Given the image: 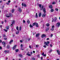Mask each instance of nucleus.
I'll use <instances>...</instances> for the list:
<instances>
[{"label": "nucleus", "mask_w": 60, "mask_h": 60, "mask_svg": "<svg viewBox=\"0 0 60 60\" xmlns=\"http://www.w3.org/2000/svg\"><path fill=\"white\" fill-rule=\"evenodd\" d=\"M43 11L44 13V14H43L42 15V17L44 18V17H46V15L45 14L46 13V9L45 8H44L43 9Z\"/></svg>", "instance_id": "1"}, {"label": "nucleus", "mask_w": 60, "mask_h": 60, "mask_svg": "<svg viewBox=\"0 0 60 60\" xmlns=\"http://www.w3.org/2000/svg\"><path fill=\"white\" fill-rule=\"evenodd\" d=\"M6 17L7 18H9L10 17H12V15L11 14H9L6 15Z\"/></svg>", "instance_id": "2"}, {"label": "nucleus", "mask_w": 60, "mask_h": 60, "mask_svg": "<svg viewBox=\"0 0 60 60\" xmlns=\"http://www.w3.org/2000/svg\"><path fill=\"white\" fill-rule=\"evenodd\" d=\"M44 43L45 45H46L47 46H49L48 44L50 43V42L49 41H47V42H45Z\"/></svg>", "instance_id": "3"}, {"label": "nucleus", "mask_w": 60, "mask_h": 60, "mask_svg": "<svg viewBox=\"0 0 60 60\" xmlns=\"http://www.w3.org/2000/svg\"><path fill=\"white\" fill-rule=\"evenodd\" d=\"M22 6H24V7H27V6L24 3H22Z\"/></svg>", "instance_id": "4"}, {"label": "nucleus", "mask_w": 60, "mask_h": 60, "mask_svg": "<svg viewBox=\"0 0 60 60\" xmlns=\"http://www.w3.org/2000/svg\"><path fill=\"white\" fill-rule=\"evenodd\" d=\"M10 52V51L9 50H5L4 51V52H5V53H9Z\"/></svg>", "instance_id": "5"}, {"label": "nucleus", "mask_w": 60, "mask_h": 60, "mask_svg": "<svg viewBox=\"0 0 60 60\" xmlns=\"http://www.w3.org/2000/svg\"><path fill=\"white\" fill-rule=\"evenodd\" d=\"M15 23V20H14L12 22V24L10 25V26L11 27H12V25H13V24H14Z\"/></svg>", "instance_id": "6"}, {"label": "nucleus", "mask_w": 60, "mask_h": 60, "mask_svg": "<svg viewBox=\"0 0 60 60\" xmlns=\"http://www.w3.org/2000/svg\"><path fill=\"white\" fill-rule=\"evenodd\" d=\"M56 26H57L58 27H59V26H60V22H58V23L56 25Z\"/></svg>", "instance_id": "7"}, {"label": "nucleus", "mask_w": 60, "mask_h": 60, "mask_svg": "<svg viewBox=\"0 0 60 60\" xmlns=\"http://www.w3.org/2000/svg\"><path fill=\"white\" fill-rule=\"evenodd\" d=\"M2 44L4 45V47H5V42H3L2 43Z\"/></svg>", "instance_id": "8"}, {"label": "nucleus", "mask_w": 60, "mask_h": 60, "mask_svg": "<svg viewBox=\"0 0 60 60\" xmlns=\"http://www.w3.org/2000/svg\"><path fill=\"white\" fill-rule=\"evenodd\" d=\"M41 37L42 38H43L44 37H46V35L45 34H42L41 35Z\"/></svg>", "instance_id": "9"}, {"label": "nucleus", "mask_w": 60, "mask_h": 60, "mask_svg": "<svg viewBox=\"0 0 60 60\" xmlns=\"http://www.w3.org/2000/svg\"><path fill=\"white\" fill-rule=\"evenodd\" d=\"M16 47H17V45H15L14 46L13 48V49L14 50L15 49H16Z\"/></svg>", "instance_id": "10"}, {"label": "nucleus", "mask_w": 60, "mask_h": 60, "mask_svg": "<svg viewBox=\"0 0 60 60\" xmlns=\"http://www.w3.org/2000/svg\"><path fill=\"white\" fill-rule=\"evenodd\" d=\"M18 11L19 12H21L22 11V10L20 8H18Z\"/></svg>", "instance_id": "11"}, {"label": "nucleus", "mask_w": 60, "mask_h": 60, "mask_svg": "<svg viewBox=\"0 0 60 60\" xmlns=\"http://www.w3.org/2000/svg\"><path fill=\"white\" fill-rule=\"evenodd\" d=\"M56 51L58 54V55H60V52L58 50H56Z\"/></svg>", "instance_id": "12"}, {"label": "nucleus", "mask_w": 60, "mask_h": 60, "mask_svg": "<svg viewBox=\"0 0 60 60\" xmlns=\"http://www.w3.org/2000/svg\"><path fill=\"white\" fill-rule=\"evenodd\" d=\"M13 41V40H11L9 42V44H11Z\"/></svg>", "instance_id": "13"}, {"label": "nucleus", "mask_w": 60, "mask_h": 60, "mask_svg": "<svg viewBox=\"0 0 60 60\" xmlns=\"http://www.w3.org/2000/svg\"><path fill=\"white\" fill-rule=\"evenodd\" d=\"M29 52H28L26 54L27 55V56H31V55L30 54H29Z\"/></svg>", "instance_id": "14"}, {"label": "nucleus", "mask_w": 60, "mask_h": 60, "mask_svg": "<svg viewBox=\"0 0 60 60\" xmlns=\"http://www.w3.org/2000/svg\"><path fill=\"white\" fill-rule=\"evenodd\" d=\"M41 13H39L38 15V16L39 17H41Z\"/></svg>", "instance_id": "15"}, {"label": "nucleus", "mask_w": 60, "mask_h": 60, "mask_svg": "<svg viewBox=\"0 0 60 60\" xmlns=\"http://www.w3.org/2000/svg\"><path fill=\"white\" fill-rule=\"evenodd\" d=\"M56 19H57V17H55L54 18V21L55 22H56Z\"/></svg>", "instance_id": "16"}, {"label": "nucleus", "mask_w": 60, "mask_h": 60, "mask_svg": "<svg viewBox=\"0 0 60 60\" xmlns=\"http://www.w3.org/2000/svg\"><path fill=\"white\" fill-rule=\"evenodd\" d=\"M39 35H40L39 34H37L36 35V36L37 37H39Z\"/></svg>", "instance_id": "17"}, {"label": "nucleus", "mask_w": 60, "mask_h": 60, "mask_svg": "<svg viewBox=\"0 0 60 60\" xmlns=\"http://www.w3.org/2000/svg\"><path fill=\"white\" fill-rule=\"evenodd\" d=\"M52 5H50L49 6V8L51 9H52L53 7H52Z\"/></svg>", "instance_id": "18"}, {"label": "nucleus", "mask_w": 60, "mask_h": 60, "mask_svg": "<svg viewBox=\"0 0 60 60\" xmlns=\"http://www.w3.org/2000/svg\"><path fill=\"white\" fill-rule=\"evenodd\" d=\"M19 30H18L16 33V34H19Z\"/></svg>", "instance_id": "19"}, {"label": "nucleus", "mask_w": 60, "mask_h": 60, "mask_svg": "<svg viewBox=\"0 0 60 60\" xmlns=\"http://www.w3.org/2000/svg\"><path fill=\"white\" fill-rule=\"evenodd\" d=\"M35 17L36 18H37L38 17V16L37 15V13H36L35 15Z\"/></svg>", "instance_id": "20"}, {"label": "nucleus", "mask_w": 60, "mask_h": 60, "mask_svg": "<svg viewBox=\"0 0 60 60\" xmlns=\"http://www.w3.org/2000/svg\"><path fill=\"white\" fill-rule=\"evenodd\" d=\"M36 27H38V26H38V23H36Z\"/></svg>", "instance_id": "21"}, {"label": "nucleus", "mask_w": 60, "mask_h": 60, "mask_svg": "<svg viewBox=\"0 0 60 60\" xmlns=\"http://www.w3.org/2000/svg\"><path fill=\"white\" fill-rule=\"evenodd\" d=\"M43 6H42V7L41 8H40V10L41 11L43 9Z\"/></svg>", "instance_id": "22"}, {"label": "nucleus", "mask_w": 60, "mask_h": 60, "mask_svg": "<svg viewBox=\"0 0 60 60\" xmlns=\"http://www.w3.org/2000/svg\"><path fill=\"white\" fill-rule=\"evenodd\" d=\"M19 56H20V57H22V55L21 54H19Z\"/></svg>", "instance_id": "23"}, {"label": "nucleus", "mask_w": 60, "mask_h": 60, "mask_svg": "<svg viewBox=\"0 0 60 60\" xmlns=\"http://www.w3.org/2000/svg\"><path fill=\"white\" fill-rule=\"evenodd\" d=\"M16 28L17 30L18 31L19 30V27H18V26H17Z\"/></svg>", "instance_id": "24"}, {"label": "nucleus", "mask_w": 60, "mask_h": 60, "mask_svg": "<svg viewBox=\"0 0 60 60\" xmlns=\"http://www.w3.org/2000/svg\"><path fill=\"white\" fill-rule=\"evenodd\" d=\"M35 25H36V23H35V22H34L33 24V26H35Z\"/></svg>", "instance_id": "25"}, {"label": "nucleus", "mask_w": 60, "mask_h": 60, "mask_svg": "<svg viewBox=\"0 0 60 60\" xmlns=\"http://www.w3.org/2000/svg\"><path fill=\"white\" fill-rule=\"evenodd\" d=\"M49 28H48L46 29V31H48V30H49Z\"/></svg>", "instance_id": "26"}, {"label": "nucleus", "mask_w": 60, "mask_h": 60, "mask_svg": "<svg viewBox=\"0 0 60 60\" xmlns=\"http://www.w3.org/2000/svg\"><path fill=\"white\" fill-rule=\"evenodd\" d=\"M30 27H33V25L32 26L31 24H30Z\"/></svg>", "instance_id": "27"}, {"label": "nucleus", "mask_w": 60, "mask_h": 60, "mask_svg": "<svg viewBox=\"0 0 60 60\" xmlns=\"http://www.w3.org/2000/svg\"><path fill=\"white\" fill-rule=\"evenodd\" d=\"M49 23H47L46 24V26H49Z\"/></svg>", "instance_id": "28"}, {"label": "nucleus", "mask_w": 60, "mask_h": 60, "mask_svg": "<svg viewBox=\"0 0 60 60\" xmlns=\"http://www.w3.org/2000/svg\"><path fill=\"white\" fill-rule=\"evenodd\" d=\"M41 4H39V7H40V8H41Z\"/></svg>", "instance_id": "29"}, {"label": "nucleus", "mask_w": 60, "mask_h": 60, "mask_svg": "<svg viewBox=\"0 0 60 60\" xmlns=\"http://www.w3.org/2000/svg\"><path fill=\"white\" fill-rule=\"evenodd\" d=\"M52 4H56V2H52Z\"/></svg>", "instance_id": "30"}, {"label": "nucleus", "mask_w": 60, "mask_h": 60, "mask_svg": "<svg viewBox=\"0 0 60 60\" xmlns=\"http://www.w3.org/2000/svg\"><path fill=\"white\" fill-rule=\"evenodd\" d=\"M9 28V27L8 26H7L6 28V29H8Z\"/></svg>", "instance_id": "31"}, {"label": "nucleus", "mask_w": 60, "mask_h": 60, "mask_svg": "<svg viewBox=\"0 0 60 60\" xmlns=\"http://www.w3.org/2000/svg\"><path fill=\"white\" fill-rule=\"evenodd\" d=\"M27 22L28 24H29V23H30V21H29V20H28L27 21Z\"/></svg>", "instance_id": "32"}, {"label": "nucleus", "mask_w": 60, "mask_h": 60, "mask_svg": "<svg viewBox=\"0 0 60 60\" xmlns=\"http://www.w3.org/2000/svg\"><path fill=\"white\" fill-rule=\"evenodd\" d=\"M15 50L16 52H18V51H19V50L18 49H16Z\"/></svg>", "instance_id": "33"}, {"label": "nucleus", "mask_w": 60, "mask_h": 60, "mask_svg": "<svg viewBox=\"0 0 60 60\" xmlns=\"http://www.w3.org/2000/svg\"><path fill=\"white\" fill-rule=\"evenodd\" d=\"M7 48L8 49H9V48H10V45H8V46H7Z\"/></svg>", "instance_id": "34"}, {"label": "nucleus", "mask_w": 60, "mask_h": 60, "mask_svg": "<svg viewBox=\"0 0 60 60\" xmlns=\"http://www.w3.org/2000/svg\"><path fill=\"white\" fill-rule=\"evenodd\" d=\"M54 11V10L53 9H51V12H53Z\"/></svg>", "instance_id": "35"}, {"label": "nucleus", "mask_w": 60, "mask_h": 60, "mask_svg": "<svg viewBox=\"0 0 60 60\" xmlns=\"http://www.w3.org/2000/svg\"><path fill=\"white\" fill-rule=\"evenodd\" d=\"M52 50L51 49V50H50L49 51V53H51V52H52Z\"/></svg>", "instance_id": "36"}, {"label": "nucleus", "mask_w": 60, "mask_h": 60, "mask_svg": "<svg viewBox=\"0 0 60 60\" xmlns=\"http://www.w3.org/2000/svg\"><path fill=\"white\" fill-rule=\"evenodd\" d=\"M55 10L56 11H58V9L57 8H56L55 9Z\"/></svg>", "instance_id": "37"}, {"label": "nucleus", "mask_w": 60, "mask_h": 60, "mask_svg": "<svg viewBox=\"0 0 60 60\" xmlns=\"http://www.w3.org/2000/svg\"><path fill=\"white\" fill-rule=\"evenodd\" d=\"M51 31H53L54 30V28H52L51 29Z\"/></svg>", "instance_id": "38"}, {"label": "nucleus", "mask_w": 60, "mask_h": 60, "mask_svg": "<svg viewBox=\"0 0 60 60\" xmlns=\"http://www.w3.org/2000/svg\"><path fill=\"white\" fill-rule=\"evenodd\" d=\"M19 29L21 31V26L19 28Z\"/></svg>", "instance_id": "39"}, {"label": "nucleus", "mask_w": 60, "mask_h": 60, "mask_svg": "<svg viewBox=\"0 0 60 60\" xmlns=\"http://www.w3.org/2000/svg\"><path fill=\"white\" fill-rule=\"evenodd\" d=\"M13 12H14V9H13L12 10V13H13Z\"/></svg>", "instance_id": "40"}, {"label": "nucleus", "mask_w": 60, "mask_h": 60, "mask_svg": "<svg viewBox=\"0 0 60 60\" xmlns=\"http://www.w3.org/2000/svg\"><path fill=\"white\" fill-rule=\"evenodd\" d=\"M38 46H39V45H36V48H38Z\"/></svg>", "instance_id": "41"}, {"label": "nucleus", "mask_w": 60, "mask_h": 60, "mask_svg": "<svg viewBox=\"0 0 60 60\" xmlns=\"http://www.w3.org/2000/svg\"><path fill=\"white\" fill-rule=\"evenodd\" d=\"M4 30L5 32H7V31H8V30L5 29H4Z\"/></svg>", "instance_id": "42"}, {"label": "nucleus", "mask_w": 60, "mask_h": 60, "mask_svg": "<svg viewBox=\"0 0 60 60\" xmlns=\"http://www.w3.org/2000/svg\"><path fill=\"white\" fill-rule=\"evenodd\" d=\"M10 4L9 3H6V4H7V5H9Z\"/></svg>", "instance_id": "43"}, {"label": "nucleus", "mask_w": 60, "mask_h": 60, "mask_svg": "<svg viewBox=\"0 0 60 60\" xmlns=\"http://www.w3.org/2000/svg\"><path fill=\"white\" fill-rule=\"evenodd\" d=\"M35 59L34 58H32V60H35Z\"/></svg>", "instance_id": "44"}, {"label": "nucleus", "mask_w": 60, "mask_h": 60, "mask_svg": "<svg viewBox=\"0 0 60 60\" xmlns=\"http://www.w3.org/2000/svg\"><path fill=\"white\" fill-rule=\"evenodd\" d=\"M21 48H22V47H23V45L22 44H21Z\"/></svg>", "instance_id": "45"}, {"label": "nucleus", "mask_w": 60, "mask_h": 60, "mask_svg": "<svg viewBox=\"0 0 60 60\" xmlns=\"http://www.w3.org/2000/svg\"><path fill=\"white\" fill-rule=\"evenodd\" d=\"M52 28H54V26H52Z\"/></svg>", "instance_id": "46"}, {"label": "nucleus", "mask_w": 60, "mask_h": 60, "mask_svg": "<svg viewBox=\"0 0 60 60\" xmlns=\"http://www.w3.org/2000/svg\"><path fill=\"white\" fill-rule=\"evenodd\" d=\"M37 57H38L39 58H40V55H38V56Z\"/></svg>", "instance_id": "47"}, {"label": "nucleus", "mask_w": 60, "mask_h": 60, "mask_svg": "<svg viewBox=\"0 0 60 60\" xmlns=\"http://www.w3.org/2000/svg\"><path fill=\"white\" fill-rule=\"evenodd\" d=\"M52 22H54V19H53V18H52Z\"/></svg>", "instance_id": "48"}, {"label": "nucleus", "mask_w": 60, "mask_h": 60, "mask_svg": "<svg viewBox=\"0 0 60 60\" xmlns=\"http://www.w3.org/2000/svg\"><path fill=\"white\" fill-rule=\"evenodd\" d=\"M46 56V54H44V55H43V56Z\"/></svg>", "instance_id": "49"}, {"label": "nucleus", "mask_w": 60, "mask_h": 60, "mask_svg": "<svg viewBox=\"0 0 60 60\" xmlns=\"http://www.w3.org/2000/svg\"><path fill=\"white\" fill-rule=\"evenodd\" d=\"M20 42L22 43V42H23V41H22V40H20Z\"/></svg>", "instance_id": "50"}, {"label": "nucleus", "mask_w": 60, "mask_h": 60, "mask_svg": "<svg viewBox=\"0 0 60 60\" xmlns=\"http://www.w3.org/2000/svg\"><path fill=\"white\" fill-rule=\"evenodd\" d=\"M8 2L9 3H10L11 2V1H10V0H8Z\"/></svg>", "instance_id": "51"}, {"label": "nucleus", "mask_w": 60, "mask_h": 60, "mask_svg": "<svg viewBox=\"0 0 60 60\" xmlns=\"http://www.w3.org/2000/svg\"><path fill=\"white\" fill-rule=\"evenodd\" d=\"M44 47V48H46V45H45L43 46Z\"/></svg>", "instance_id": "52"}, {"label": "nucleus", "mask_w": 60, "mask_h": 60, "mask_svg": "<svg viewBox=\"0 0 60 60\" xmlns=\"http://www.w3.org/2000/svg\"><path fill=\"white\" fill-rule=\"evenodd\" d=\"M4 8V6H3L2 7V9H3Z\"/></svg>", "instance_id": "53"}, {"label": "nucleus", "mask_w": 60, "mask_h": 60, "mask_svg": "<svg viewBox=\"0 0 60 60\" xmlns=\"http://www.w3.org/2000/svg\"><path fill=\"white\" fill-rule=\"evenodd\" d=\"M50 47H52V45H51V44L50 45Z\"/></svg>", "instance_id": "54"}, {"label": "nucleus", "mask_w": 60, "mask_h": 60, "mask_svg": "<svg viewBox=\"0 0 60 60\" xmlns=\"http://www.w3.org/2000/svg\"><path fill=\"white\" fill-rule=\"evenodd\" d=\"M30 39H30V38H29L28 39V41H30Z\"/></svg>", "instance_id": "55"}, {"label": "nucleus", "mask_w": 60, "mask_h": 60, "mask_svg": "<svg viewBox=\"0 0 60 60\" xmlns=\"http://www.w3.org/2000/svg\"><path fill=\"white\" fill-rule=\"evenodd\" d=\"M51 37H52L53 36V34H51Z\"/></svg>", "instance_id": "56"}, {"label": "nucleus", "mask_w": 60, "mask_h": 60, "mask_svg": "<svg viewBox=\"0 0 60 60\" xmlns=\"http://www.w3.org/2000/svg\"><path fill=\"white\" fill-rule=\"evenodd\" d=\"M2 49V47L0 46V49Z\"/></svg>", "instance_id": "57"}, {"label": "nucleus", "mask_w": 60, "mask_h": 60, "mask_svg": "<svg viewBox=\"0 0 60 60\" xmlns=\"http://www.w3.org/2000/svg\"><path fill=\"white\" fill-rule=\"evenodd\" d=\"M4 40H7V38H4Z\"/></svg>", "instance_id": "58"}, {"label": "nucleus", "mask_w": 60, "mask_h": 60, "mask_svg": "<svg viewBox=\"0 0 60 60\" xmlns=\"http://www.w3.org/2000/svg\"><path fill=\"white\" fill-rule=\"evenodd\" d=\"M25 21L24 20L23 21V22L24 23H25Z\"/></svg>", "instance_id": "59"}, {"label": "nucleus", "mask_w": 60, "mask_h": 60, "mask_svg": "<svg viewBox=\"0 0 60 60\" xmlns=\"http://www.w3.org/2000/svg\"><path fill=\"white\" fill-rule=\"evenodd\" d=\"M33 53V52H31L30 53L31 55H32V53Z\"/></svg>", "instance_id": "60"}, {"label": "nucleus", "mask_w": 60, "mask_h": 60, "mask_svg": "<svg viewBox=\"0 0 60 60\" xmlns=\"http://www.w3.org/2000/svg\"><path fill=\"white\" fill-rule=\"evenodd\" d=\"M7 22V21H6V20H5V22L6 23V22Z\"/></svg>", "instance_id": "61"}, {"label": "nucleus", "mask_w": 60, "mask_h": 60, "mask_svg": "<svg viewBox=\"0 0 60 60\" xmlns=\"http://www.w3.org/2000/svg\"><path fill=\"white\" fill-rule=\"evenodd\" d=\"M29 47L30 48V49H31V46H29Z\"/></svg>", "instance_id": "62"}, {"label": "nucleus", "mask_w": 60, "mask_h": 60, "mask_svg": "<svg viewBox=\"0 0 60 60\" xmlns=\"http://www.w3.org/2000/svg\"><path fill=\"white\" fill-rule=\"evenodd\" d=\"M33 53H35V51H33Z\"/></svg>", "instance_id": "63"}, {"label": "nucleus", "mask_w": 60, "mask_h": 60, "mask_svg": "<svg viewBox=\"0 0 60 60\" xmlns=\"http://www.w3.org/2000/svg\"><path fill=\"white\" fill-rule=\"evenodd\" d=\"M44 53L43 52L42 54V55H44Z\"/></svg>", "instance_id": "64"}]
</instances>
